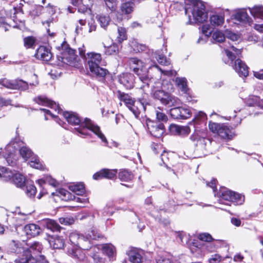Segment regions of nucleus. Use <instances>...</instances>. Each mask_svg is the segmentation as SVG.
I'll return each instance as SVG.
<instances>
[{
	"label": "nucleus",
	"mask_w": 263,
	"mask_h": 263,
	"mask_svg": "<svg viewBox=\"0 0 263 263\" xmlns=\"http://www.w3.org/2000/svg\"><path fill=\"white\" fill-rule=\"evenodd\" d=\"M107 40L109 42L108 43L106 41L103 43L105 48V54L108 55L117 54L119 52L118 45L116 43H113L110 39Z\"/></svg>",
	"instance_id": "obj_23"
},
{
	"label": "nucleus",
	"mask_w": 263,
	"mask_h": 263,
	"mask_svg": "<svg viewBox=\"0 0 263 263\" xmlns=\"http://www.w3.org/2000/svg\"><path fill=\"white\" fill-rule=\"evenodd\" d=\"M63 115L70 124L79 125V127L76 128V130L80 134L87 136L88 131H91L101 139L102 142L107 143V139L100 130V127L90 119L85 118L84 122H82L78 115L73 112L65 111L63 112Z\"/></svg>",
	"instance_id": "obj_2"
},
{
	"label": "nucleus",
	"mask_w": 263,
	"mask_h": 263,
	"mask_svg": "<svg viewBox=\"0 0 263 263\" xmlns=\"http://www.w3.org/2000/svg\"><path fill=\"white\" fill-rule=\"evenodd\" d=\"M223 49L225 51V53L228 57V58L231 61L232 64H233V60L236 58V56L234 55L233 53L230 49H232L233 51L235 52V54L237 55L238 57L241 54V49H237L233 45H231L230 43H225Z\"/></svg>",
	"instance_id": "obj_21"
},
{
	"label": "nucleus",
	"mask_w": 263,
	"mask_h": 263,
	"mask_svg": "<svg viewBox=\"0 0 263 263\" xmlns=\"http://www.w3.org/2000/svg\"><path fill=\"white\" fill-rule=\"evenodd\" d=\"M11 102V101L10 100H7L2 97H0V108L10 105Z\"/></svg>",
	"instance_id": "obj_63"
},
{
	"label": "nucleus",
	"mask_w": 263,
	"mask_h": 263,
	"mask_svg": "<svg viewBox=\"0 0 263 263\" xmlns=\"http://www.w3.org/2000/svg\"><path fill=\"white\" fill-rule=\"evenodd\" d=\"M221 260V256L219 254H215L211 256L209 259V261L210 263H219Z\"/></svg>",
	"instance_id": "obj_58"
},
{
	"label": "nucleus",
	"mask_w": 263,
	"mask_h": 263,
	"mask_svg": "<svg viewBox=\"0 0 263 263\" xmlns=\"http://www.w3.org/2000/svg\"><path fill=\"white\" fill-rule=\"evenodd\" d=\"M212 39L213 43H222L225 40V36L222 32L216 31L213 33Z\"/></svg>",
	"instance_id": "obj_43"
},
{
	"label": "nucleus",
	"mask_w": 263,
	"mask_h": 263,
	"mask_svg": "<svg viewBox=\"0 0 263 263\" xmlns=\"http://www.w3.org/2000/svg\"><path fill=\"white\" fill-rule=\"evenodd\" d=\"M156 118L159 121L166 122L167 117L163 112L162 110L159 108L156 110Z\"/></svg>",
	"instance_id": "obj_50"
},
{
	"label": "nucleus",
	"mask_w": 263,
	"mask_h": 263,
	"mask_svg": "<svg viewBox=\"0 0 263 263\" xmlns=\"http://www.w3.org/2000/svg\"><path fill=\"white\" fill-rule=\"evenodd\" d=\"M98 246L100 247V249H102L103 252L108 256L110 260H113L115 259L116 252L114 246L111 244H105Z\"/></svg>",
	"instance_id": "obj_28"
},
{
	"label": "nucleus",
	"mask_w": 263,
	"mask_h": 263,
	"mask_svg": "<svg viewBox=\"0 0 263 263\" xmlns=\"http://www.w3.org/2000/svg\"><path fill=\"white\" fill-rule=\"evenodd\" d=\"M24 41V45L26 47L28 48H32L35 43V39L33 36H28L25 37Z\"/></svg>",
	"instance_id": "obj_52"
},
{
	"label": "nucleus",
	"mask_w": 263,
	"mask_h": 263,
	"mask_svg": "<svg viewBox=\"0 0 263 263\" xmlns=\"http://www.w3.org/2000/svg\"><path fill=\"white\" fill-rule=\"evenodd\" d=\"M117 173V170L104 168L95 173L93 175V178L95 180H98L103 178L111 179L115 177Z\"/></svg>",
	"instance_id": "obj_20"
},
{
	"label": "nucleus",
	"mask_w": 263,
	"mask_h": 263,
	"mask_svg": "<svg viewBox=\"0 0 263 263\" xmlns=\"http://www.w3.org/2000/svg\"><path fill=\"white\" fill-rule=\"evenodd\" d=\"M175 82L177 86L182 91L187 93L188 88L187 87L186 79L184 78H176Z\"/></svg>",
	"instance_id": "obj_35"
},
{
	"label": "nucleus",
	"mask_w": 263,
	"mask_h": 263,
	"mask_svg": "<svg viewBox=\"0 0 263 263\" xmlns=\"http://www.w3.org/2000/svg\"><path fill=\"white\" fill-rule=\"evenodd\" d=\"M42 245L37 241L32 243L29 248H25L24 254L15 259V263H48L44 255H41Z\"/></svg>",
	"instance_id": "obj_3"
},
{
	"label": "nucleus",
	"mask_w": 263,
	"mask_h": 263,
	"mask_svg": "<svg viewBox=\"0 0 263 263\" xmlns=\"http://www.w3.org/2000/svg\"><path fill=\"white\" fill-rule=\"evenodd\" d=\"M19 152L20 155L24 160H27L30 159L29 163L31 167L39 170L44 168V166L39 158L32 153L29 147L22 146L20 149Z\"/></svg>",
	"instance_id": "obj_12"
},
{
	"label": "nucleus",
	"mask_w": 263,
	"mask_h": 263,
	"mask_svg": "<svg viewBox=\"0 0 263 263\" xmlns=\"http://www.w3.org/2000/svg\"><path fill=\"white\" fill-rule=\"evenodd\" d=\"M259 97L256 96H250L246 100V103L249 106H256Z\"/></svg>",
	"instance_id": "obj_51"
},
{
	"label": "nucleus",
	"mask_w": 263,
	"mask_h": 263,
	"mask_svg": "<svg viewBox=\"0 0 263 263\" xmlns=\"http://www.w3.org/2000/svg\"><path fill=\"white\" fill-rule=\"evenodd\" d=\"M34 101L39 105L47 106L51 108L54 109L55 111H58V114L62 112V109L60 108L59 104H57L55 102L49 100L45 97L42 96H39L37 98H34Z\"/></svg>",
	"instance_id": "obj_17"
},
{
	"label": "nucleus",
	"mask_w": 263,
	"mask_h": 263,
	"mask_svg": "<svg viewBox=\"0 0 263 263\" xmlns=\"http://www.w3.org/2000/svg\"><path fill=\"white\" fill-rule=\"evenodd\" d=\"M15 85H16L14 87V89L20 90L25 91L28 90L29 88V84L28 82L23 81L21 79L15 80Z\"/></svg>",
	"instance_id": "obj_42"
},
{
	"label": "nucleus",
	"mask_w": 263,
	"mask_h": 263,
	"mask_svg": "<svg viewBox=\"0 0 263 263\" xmlns=\"http://www.w3.org/2000/svg\"><path fill=\"white\" fill-rule=\"evenodd\" d=\"M50 51L44 46H40L36 50L35 57L44 61H49L52 58Z\"/></svg>",
	"instance_id": "obj_24"
},
{
	"label": "nucleus",
	"mask_w": 263,
	"mask_h": 263,
	"mask_svg": "<svg viewBox=\"0 0 263 263\" xmlns=\"http://www.w3.org/2000/svg\"><path fill=\"white\" fill-rule=\"evenodd\" d=\"M86 63L90 72L97 77L104 79L109 74L107 69L102 68L100 65H106V62L102 60L100 53L94 52L87 53Z\"/></svg>",
	"instance_id": "obj_5"
},
{
	"label": "nucleus",
	"mask_w": 263,
	"mask_h": 263,
	"mask_svg": "<svg viewBox=\"0 0 263 263\" xmlns=\"http://www.w3.org/2000/svg\"><path fill=\"white\" fill-rule=\"evenodd\" d=\"M232 18L243 24H252L251 18L249 16L245 9H237L234 11L232 15Z\"/></svg>",
	"instance_id": "obj_16"
},
{
	"label": "nucleus",
	"mask_w": 263,
	"mask_h": 263,
	"mask_svg": "<svg viewBox=\"0 0 263 263\" xmlns=\"http://www.w3.org/2000/svg\"><path fill=\"white\" fill-rule=\"evenodd\" d=\"M198 238L202 240L207 242H210L213 240L212 236L207 233H203L198 235Z\"/></svg>",
	"instance_id": "obj_53"
},
{
	"label": "nucleus",
	"mask_w": 263,
	"mask_h": 263,
	"mask_svg": "<svg viewBox=\"0 0 263 263\" xmlns=\"http://www.w3.org/2000/svg\"><path fill=\"white\" fill-rule=\"evenodd\" d=\"M129 260L133 263H140L142 257L139 253L130 252L129 254Z\"/></svg>",
	"instance_id": "obj_45"
},
{
	"label": "nucleus",
	"mask_w": 263,
	"mask_h": 263,
	"mask_svg": "<svg viewBox=\"0 0 263 263\" xmlns=\"http://www.w3.org/2000/svg\"><path fill=\"white\" fill-rule=\"evenodd\" d=\"M118 35L117 36V39L119 43H121L124 40H126V31L124 28L118 27Z\"/></svg>",
	"instance_id": "obj_48"
},
{
	"label": "nucleus",
	"mask_w": 263,
	"mask_h": 263,
	"mask_svg": "<svg viewBox=\"0 0 263 263\" xmlns=\"http://www.w3.org/2000/svg\"><path fill=\"white\" fill-rule=\"evenodd\" d=\"M196 134L199 136V138H205L207 137L206 130L205 129H201L198 130L196 128L195 129Z\"/></svg>",
	"instance_id": "obj_60"
},
{
	"label": "nucleus",
	"mask_w": 263,
	"mask_h": 263,
	"mask_svg": "<svg viewBox=\"0 0 263 263\" xmlns=\"http://www.w3.org/2000/svg\"><path fill=\"white\" fill-rule=\"evenodd\" d=\"M173 90V86L169 81H158L152 87L151 95L154 99L159 100L164 105L175 106L180 104L181 101L171 94Z\"/></svg>",
	"instance_id": "obj_1"
},
{
	"label": "nucleus",
	"mask_w": 263,
	"mask_h": 263,
	"mask_svg": "<svg viewBox=\"0 0 263 263\" xmlns=\"http://www.w3.org/2000/svg\"><path fill=\"white\" fill-rule=\"evenodd\" d=\"M91 233H88L87 236L91 239H97L98 238H100L101 236L100 234L98 232L97 230L93 229L91 232Z\"/></svg>",
	"instance_id": "obj_61"
},
{
	"label": "nucleus",
	"mask_w": 263,
	"mask_h": 263,
	"mask_svg": "<svg viewBox=\"0 0 263 263\" xmlns=\"http://www.w3.org/2000/svg\"><path fill=\"white\" fill-rule=\"evenodd\" d=\"M206 114L204 112L200 111L195 114L193 122L195 125L200 124H203L204 125V123L206 121Z\"/></svg>",
	"instance_id": "obj_33"
},
{
	"label": "nucleus",
	"mask_w": 263,
	"mask_h": 263,
	"mask_svg": "<svg viewBox=\"0 0 263 263\" xmlns=\"http://www.w3.org/2000/svg\"><path fill=\"white\" fill-rule=\"evenodd\" d=\"M212 31V28L210 25L205 24L202 26V32L207 37L211 35Z\"/></svg>",
	"instance_id": "obj_57"
},
{
	"label": "nucleus",
	"mask_w": 263,
	"mask_h": 263,
	"mask_svg": "<svg viewBox=\"0 0 263 263\" xmlns=\"http://www.w3.org/2000/svg\"><path fill=\"white\" fill-rule=\"evenodd\" d=\"M0 179L10 181L17 187L22 188L25 184V178L21 174L0 166Z\"/></svg>",
	"instance_id": "obj_9"
},
{
	"label": "nucleus",
	"mask_w": 263,
	"mask_h": 263,
	"mask_svg": "<svg viewBox=\"0 0 263 263\" xmlns=\"http://www.w3.org/2000/svg\"><path fill=\"white\" fill-rule=\"evenodd\" d=\"M117 96L120 100L125 104L136 118L139 117L142 111H145L146 105H149L147 100L144 98L135 101L129 95L120 90L117 91Z\"/></svg>",
	"instance_id": "obj_7"
},
{
	"label": "nucleus",
	"mask_w": 263,
	"mask_h": 263,
	"mask_svg": "<svg viewBox=\"0 0 263 263\" xmlns=\"http://www.w3.org/2000/svg\"><path fill=\"white\" fill-rule=\"evenodd\" d=\"M104 2L106 7L111 11L116 10L118 5L117 0H104Z\"/></svg>",
	"instance_id": "obj_49"
},
{
	"label": "nucleus",
	"mask_w": 263,
	"mask_h": 263,
	"mask_svg": "<svg viewBox=\"0 0 263 263\" xmlns=\"http://www.w3.org/2000/svg\"><path fill=\"white\" fill-rule=\"evenodd\" d=\"M82 236L83 235L79 234L77 232H71L69 235V241L71 244L73 245L74 246L79 247Z\"/></svg>",
	"instance_id": "obj_38"
},
{
	"label": "nucleus",
	"mask_w": 263,
	"mask_h": 263,
	"mask_svg": "<svg viewBox=\"0 0 263 263\" xmlns=\"http://www.w3.org/2000/svg\"><path fill=\"white\" fill-rule=\"evenodd\" d=\"M185 12L189 16L190 24L203 23L208 19L205 6L200 1H196L191 7L185 8Z\"/></svg>",
	"instance_id": "obj_8"
},
{
	"label": "nucleus",
	"mask_w": 263,
	"mask_h": 263,
	"mask_svg": "<svg viewBox=\"0 0 263 263\" xmlns=\"http://www.w3.org/2000/svg\"><path fill=\"white\" fill-rule=\"evenodd\" d=\"M31 79L32 82H30L29 84L30 86H36L39 84V80L37 75L33 74L31 76Z\"/></svg>",
	"instance_id": "obj_62"
},
{
	"label": "nucleus",
	"mask_w": 263,
	"mask_h": 263,
	"mask_svg": "<svg viewBox=\"0 0 263 263\" xmlns=\"http://www.w3.org/2000/svg\"><path fill=\"white\" fill-rule=\"evenodd\" d=\"M68 253L72 257L77 258L80 260H83L85 258V255L80 249L69 250Z\"/></svg>",
	"instance_id": "obj_40"
},
{
	"label": "nucleus",
	"mask_w": 263,
	"mask_h": 263,
	"mask_svg": "<svg viewBox=\"0 0 263 263\" xmlns=\"http://www.w3.org/2000/svg\"><path fill=\"white\" fill-rule=\"evenodd\" d=\"M218 196L219 202L221 204L229 205L230 202L235 204H242L245 201V197L235 192H233L227 188L221 187Z\"/></svg>",
	"instance_id": "obj_10"
},
{
	"label": "nucleus",
	"mask_w": 263,
	"mask_h": 263,
	"mask_svg": "<svg viewBox=\"0 0 263 263\" xmlns=\"http://www.w3.org/2000/svg\"><path fill=\"white\" fill-rule=\"evenodd\" d=\"M156 68L158 69L159 70H160L161 73H163L164 75L166 76H173L176 74V72L172 70H162L159 67L158 65H155L152 67H151V68Z\"/></svg>",
	"instance_id": "obj_59"
},
{
	"label": "nucleus",
	"mask_w": 263,
	"mask_h": 263,
	"mask_svg": "<svg viewBox=\"0 0 263 263\" xmlns=\"http://www.w3.org/2000/svg\"><path fill=\"white\" fill-rule=\"evenodd\" d=\"M158 62L161 65H168L170 64V61L167 60L166 58L162 54H158L156 57Z\"/></svg>",
	"instance_id": "obj_56"
},
{
	"label": "nucleus",
	"mask_w": 263,
	"mask_h": 263,
	"mask_svg": "<svg viewBox=\"0 0 263 263\" xmlns=\"http://www.w3.org/2000/svg\"><path fill=\"white\" fill-rule=\"evenodd\" d=\"M8 251L10 253H14L18 254L17 258H19V256L24 254L25 248L22 247L21 243L12 240L9 245Z\"/></svg>",
	"instance_id": "obj_27"
},
{
	"label": "nucleus",
	"mask_w": 263,
	"mask_h": 263,
	"mask_svg": "<svg viewBox=\"0 0 263 263\" xmlns=\"http://www.w3.org/2000/svg\"><path fill=\"white\" fill-rule=\"evenodd\" d=\"M57 48L61 54L58 55V66L64 67L66 65H69L78 68L82 67L81 61L76 54V51L70 48L66 42H63Z\"/></svg>",
	"instance_id": "obj_4"
},
{
	"label": "nucleus",
	"mask_w": 263,
	"mask_h": 263,
	"mask_svg": "<svg viewBox=\"0 0 263 263\" xmlns=\"http://www.w3.org/2000/svg\"><path fill=\"white\" fill-rule=\"evenodd\" d=\"M101 26L105 29L106 27L108 25L110 19L108 16L101 15L98 17V19Z\"/></svg>",
	"instance_id": "obj_46"
},
{
	"label": "nucleus",
	"mask_w": 263,
	"mask_h": 263,
	"mask_svg": "<svg viewBox=\"0 0 263 263\" xmlns=\"http://www.w3.org/2000/svg\"><path fill=\"white\" fill-rule=\"evenodd\" d=\"M17 148L16 142L11 141L6 145L3 152L4 157L9 165L14 166L17 163V156L15 153Z\"/></svg>",
	"instance_id": "obj_13"
},
{
	"label": "nucleus",
	"mask_w": 263,
	"mask_h": 263,
	"mask_svg": "<svg viewBox=\"0 0 263 263\" xmlns=\"http://www.w3.org/2000/svg\"><path fill=\"white\" fill-rule=\"evenodd\" d=\"M232 66L240 77H246L248 76L249 74L248 67L240 59L236 60Z\"/></svg>",
	"instance_id": "obj_19"
},
{
	"label": "nucleus",
	"mask_w": 263,
	"mask_h": 263,
	"mask_svg": "<svg viewBox=\"0 0 263 263\" xmlns=\"http://www.w3.org/2000/svg\"><path fill=\"white\" fill-rule=\"evenodd\" d=\"M38 183L40 184L41 186L46 185L48 184L49 185H52L53 186H57L58 184V182L53 178H51L50 176H47L45 178V179H41L38 180Z\"/></svg>",
	"instance_id": "obj_39"
},
{
	"label": "nucleus",
	"mask_w": 263,
	"mask_h": 263,
	"mask_svg": "<svg viewBox=\"0 0 263 263\" xmlns=\"http://www.w3.org/2000/svg\"><path fill=\"white\" fill-rule=\"evenodd\" d=\"M170 115L174 119H186L192 116L190 109L185 107H176L170 109Z\"/></svg>",
	"instance_id": "obj_14"
},
{
	"label": "nucleus",
	"mask_w": 263,
	"mask_h": 263,
	"mask_svg": "<svg viewBox=\"0 0 263 263\" xmlns=\"http://www.w3.org/2000/svg\"><path fill=\"white\" fill-rule=\"evenodd\" d=\"M48 242L51 247L54 249H61L64 247V240L59 236H51L49 237Z\"/></svg>",
	"instance_id": "obj_29"
},
{
	"label": "nucleus",
	"mask_w": 263,
	"mask_h": 263,
	"mask_svg": "<svg viewBox=\"0 0 263 263\" xmlns=\"http://www.w3.org/2000/svg\"><path fill=\"white\" fill-rule=\"evenodd\" d=\"M69 189L78 195H82L85 192L84 185L82 183H79L69 186Z\"/></svg>",
	"instance_id": "obj_34"
},
{
	"label": "nucleus",
	"mask_w": 263,
	"mask_h": 263,
	"mask_svg": "<svg viewBox=\"0 0 263 263\" xmlns=\"http://www.w3.org/2000/svg\"><path fill=\"white\" fill-rule=\"evenodd\" d=\"M26 193L30 198L34 196L36 189L35 186L32 184H27L26 186Z\"/></svg>",
	"instance_id": "obj_47"
},
{
	"label": "nucleus",
	"mask_w": 263,
	"mask_h": 263,
	"mask_svg": "<svg viewBox=\"0 0 263 263\" xmlns=\"http://www.w3.org/2000/svg\"><path fill=\"white\" fill-rule=\"evenodd\" d=\"M100 250V247L98 245L92 247V252L91 253L90 256L93 259L95 263H104V259L98 254Z\"/></svg>",
	"instance_id": "obj_36"
},
{
	"label": "nucleus",
	"mask_w": 263,
	"mask_h": 263,
	"mask_svg": "<svg viewBox=\"0 0 263 263\" xmlns=\"http://www.w3.org/2000/svg\"><path fill=\"white\" fill-rule=\"evenodd\" d=\"M156 263H173L168 258L160 254L158 255L156 257Z\"/></svg>",
	"instance_id": "obj_54"
},
{
	"label": "nucleus",
	"mask_w": 263,
	"mask_h": 263,
	"mask_svg": "<svg viewBox=\"0 0 263 263\" xmlns=\"http://www.w3.org/2000/svg\"><path fill=\"white\" fill-rule=\"evenodd\" d=\"M209 127L211 132L217 134L223 139L231 140L235 136L233 131L223 124L210 122Z\"/></svg>",
	"instance_id": "obj_11"
},
{
	"label": "nucleus",
	"mask_w": 263,
	"mask_h": 263,
	"mask_svg": "<svg viewBox=\"0 0 263 263\" xmlns=\"http://www.w3.org/2000/svg\"><path fill=\"white\" fill-rule=\"evenodd\" d=\"M134 49L137 52L145 51L146 49V46L145 45L141 44H137L134 45Z\"/></svg>",
	"instance_id": "obj_64"
},
{
	"label": "nucleus",
	"mask_w": 263,
	"mask_h": 263,
	"mask_svg": "<svg viewBox=\"0 0 263 263\" xmlns=\"http://www.w3.org/2000/svg\"><path fill=\"white\" fill-rule=\"evenodd\" d=\"M134 4L131 1L123 3L121 6L122 12L125 14H129L133 11Z\"/></svg>",
	"instance_id": "obj_41"
},
{
	"label": "nucleus",
	"mask_w": 263,
	"mask_h": 263,
	"mask_svg": "<svg viewBox=\"0 0 263 263\" xmlns=\"http://www.w3.org/2000/svg\"><path fill=\"white\" fill-rule=\"evenodd\" d=\"M15 80H10L7 79H2L0 80V84L3 85L4 87L11 89H14Z\"/></svg>",
	"instance_id": "obj_44"
},
{
	"label": "nucleus",
	"mask_w": 263,
	"mask_h": 263,
	"mask_svg": "<svg viewBox=\"0 0 263 263\" xmlns=\"http://www.w3.org/2000/svg\"><path fill=\"white\" fill-rule=\"evenodd\" d=\"M170 132L176 135L185 136L190 133V128L189 126H179L175 124H172L169 127Z\"/></svg>",
	"instance_id": "obj_22"
},
{
	"label": "nucleus",
	"mask_w": 263,
	"mask_h": 263,
	"mask_svg": "<svg viewBox=\"0 0 263 263\" xmlns=\"http://www.w3.org/2000/svg\"><path fill=\"white\" fill-rule=\"evenodd\" d=\"M42 224L52 232H60L61 227L54 220L50 219H44L41 221Z\"/></svg>",
	"instance_id": "obj_26"
},
{
	"label": "nucleus",
	"mask_w": 263,
	"mask_h": 263,
	"mask_svg": "<svg viewBox=\"0 0 263 263\" xmlns=\"http://www.w3.org/2000/svg\"><path fill=\"white\" fill-rule=\"evenodd\" d=\"M118 81L127 89H131L134 86V76L129 73H123L118 77Z\"/></svg>",
	"instance_id": "obj_18"
},
{
	"label": "nucleus",
	"mask_w": 263,
	"mask_h": 263,
	"mask_svg": "<svg viewBox=\"0 0 263 263\" xmlns=\"http://www.w3.org/2000/svg\"><path fill=\"white\" fill-rule=\"evenodd\" d=\"M24 231L28 237H31L39 235L41 229L39 226L34 223H30L24 227Z\"/></svg>",
	"instance_id": "obj_25"
},
{
	"label": "nucleus",
	"mask_w": 263,
	"mask_h": 263,
	"mask_svg": "<svg viewBox=\"0 0 263 263\" xmlns=\"http://www.w3.org/2000/svg\"><path fill=\"white\" fill-rule=\"evenodd\" d=\"M251 15L254 18L263 19V7L262 6H255L253 8H248Z\"/></svg>",
	"instance_id": "obj_32"
},
{
	"label": "nucleus",
	"mask_w": 263,
	"mask_h": 263,
	"mask_svg": "<svg viewBox=\"0 0 263 263\" xmlns=\"http://www.w3.org/2000/svg\"><path fill=\"white\" fill-rule=\"evenodd\" d=\"M211 25L214 27L221 26L224 22V15L222 13L214 14L210 16Z\"/></svg>",
	"instance_id": "obj_30"
},
{
	"label": "nucleus",
	"mask_w": 263,
	"mask_h": 263,
	"mask_svg": "<svg viewBox=\"0 0 263 263\" xmlns=\"http://www.w3.org/2000/svg\"><path fill=\"white\" fill-rule=\"evenodd\" d=\"M147 128L152 136L156 138H160L165 132L163 123L149 121L147 123Z\"/></svg>",
	"instance_id": "obj_15"
},
{
	"label": "nucleus",
	"mask_w": 263,
	"mask_h": 263,
	"mask_svg": "<svg viewBox=\"0 0 263 263\" xmlns=\"http://www.w3.org/2000/svg\"><path fill=\"white\" fill-rule=\"evenodd\" d=\"M60 222L64 225H71L74 222V220L71 217H62L59 219Z\"/></svg>",
	"instance_id": "obj_55"
},
{
	"label": "nucleus",
	"mask_w": 263,
	"mask_h": 263,
	"mask_svg": "<svg viewBox=\"0 0 263 263\" xmlns=\"http://www.w3.org/2000/svg\"><path fill=\"white\" fill-rule=\"evenodd\" d=\"M128 63L130 68L133 69L134 72L139 77V79L142 83L140 86V88L146 93L152 82V80L148 76L147 68L145 67V64L141 60L136 58L129 59Z\"/></svg>",
	"instance_id": "obj_6"
},
{
	"label": "nucleus",
	"mask_w": 263,
	"mask_h": 263,
	"mask_svg": "<svg viewBox=\"0 0 263 263\" xmlns=\"http://www.w3.org/2000/svg\"><path fill=\"white\" fill-rule=\"evenodd\" d=\"M79 247L84 250H88L91 249L92 250L91 239L87 236H82Z\"/></svg>",
	"instance_id": "obj_31"
},
{
	"label": "nucleus",
	"mask_w": 263,
	"mask_h": 263,
	"mask_svg": "<svg viewBox=\"0 0 263 263\" xmlns=\"http://www.w3.org/2000/svg\"><path fill=\"white\" fill-rule=\"evenodd\" d=\"M134 178V175L132 172L127 170H122L119 173V178L122 181H129Z\"/></svg>",
	"instance_id": "obj_37"
}]
</instances>
